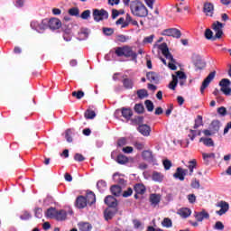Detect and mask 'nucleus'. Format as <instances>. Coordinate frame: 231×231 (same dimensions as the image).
<instances>
[{"label":"nucleus","mask_w":231,"mask_h":231,"mask_svg":"<svg viewBox=\"0 0 231 231\" xmlns=\"http://www.w3.org/2000/svg\"><path fill=\"white\" fill-rule=\"evenodd\" d=\"M130 10L135 17H147L149 10L140 0H132L130 2Z\"/></svg>","instance_id":"f257e3e1"},{"label":"nucleus","mask_w":231,"mask_h":231,"mask_svg":"<svg viewBox=\"0 0 231 231\" xmlns=\"http://www.w3.org/2000/svg\"><path fill=\"white\" fill-rule=\"evenodd\" d=\"M97 197L95 196V193L92 191H88L86 198L84 196H79L76 199V207L78 208H85L88 205H93V203H96Z\"/></svg>","instance_id":"f03ea898"},{"label":"nucleus","mask_w":231,"mask_h":231,"mask_svg":"<svg viewBox=\"0 0 231 231\" xmlns=\"http://www.w3.org/2000/svg\"><path fill=\"white\" fill-rule=\"evenodd\" d=\"M172 80L168 85L169 89L172 91L176 90V87L178 86V79L180 86H185L187 83V74L183 71H177L175 74H172Z\"/></svg>","instance_id":"7ed1b4c3"},{"label":"nucleus","mask_w":231,"mask_h":231,"mask_svg":"<svg viewBox=\"0 0 231 231\" xmlns=\"http://www.w3.org/2000/svg\"><path fill=\"white\" fill-rule=\"evenodd\" d=\"M159 50L162 51V55L165 56V58L169 60L168 67L170 69H172L173 71L177 69L176 67V60L172 57V54L169 51V47H167V43H162L159 45Z\"/></svg>","instance_id":"20e7f679"},{"label":"nucleus","mask_w":231,"mask_h":231,"mask_svg":"<svg viewBox=\"0 0 231 231\" xmlns=\"http://www.w3.org/2000/svg\"><path fill=\"white\" fill-rule=\"evenodd\" d=\"M116 55L117 57H131L133 60H136V57H138V54L133 51V48L127 45L116 48Z\"/></svg>","instance_id":"39448f33"},{"label":"nucleus","mask_w":231,"mask_h":231,"mask_svg":"<svg viewBox=\"0 0 231 231\" xmlns=\"http://www.w3.org/2000/svg\"><path fill=\"white\" fill-rule=\"evenodd\" d=\"M92 15L97 23L109 18V13L104 9H94Z\"/></svg>","instance_id":"423d86ee"},{"label":"nucleus","mask_w":231,"mask_h":231,"mask_svg":"<svg viewBox=\"0 0 231 231\" xmlns=\"http://www.w3.org/2000/svg\"><path fill=\"white\" fill-rule=\"evenodd\" d=\"M211 28L215 32L216 39H221V37H223V28H225V24L219 21H217L212 23Z\"/></svg>","instance_id":"0eeeda50"},{"label":"nucleus","mask_w":231,"mask_h":231,"mask_svg":"<svg viewBox=\"0 0 231 231\" xmlns=\"http://www.w3.org/2000/svg\"><path fill=\"white\" fill-rule=\"evenodd\" d=\"M219 86L221 88L220 90L222 91V93H224V95H226V97H230L231 95L230 79H223L222 80H220Z\"/></svg>","instance_id":"6e6552de"},{"label":"nucleus","mask_w":231,"mask_h":231,"mask_svg":"<svg viewBox=\"0 0 231 231\" xmlns=\"http://www.w3.org/2000/svg\"><path fill=\"white\" fill-rule=\"evenodd\" d=\"M31 28H33L36 32H39V33H42V32L48 28V19H43L41 23L32 22Z\"/></svg>","instance_id":"1a4fd4ad"},{"label":"nucleus","mask_w":231,"mask_h":231,"mask_svg":"<svg viewBox=\"0 0 231 231\" xmlns=\"http://www.w3.org/2000/svg\"><path fill=\"white\" fill-rule=\"evenodd\" d=\"M216 77V72H211L208 74V76L204 79L202 82V85L200 87V93L203 95L205 93V89H207V87L210 85V82L214 80Z\"/></svg>","instance_id":"9d476101"},{"label":"nucleus","mask_w":231,"mask_h":231,"mask_svg":"<svg viewBox=\"0 0 231 231\" xmlns=\"http://www.w3.org/2000/svg\"><path fill=\"white\" fill-rule=\"evenodd\" d=\"M131 21H133V17L131 16V14H127L125 15V19L124 17L119 18L116 22V24H121V28H127V26L131 24Z\"/></svg>","instance_id":"9b49d317"},{"label":"nucleus","mask_w":231,"mask_h":231,"mask_svg":"<svg viewBox=\"0 0 231 231\" xmlns=\"http://www.w3.org/2000/svg\"><path fill=\"white\" fill-rule=\"evenodd\" d=\"M162 35L167 37H174L175 39H180L181 37V32L178 29H166L162 32Z\"/></svg>","instance_id":"f8f14e48"},{"label":"nucleus","mask_w":231,"mask_h":231,"mask_svg":"<svg viewBox=\"0 0 231 231\" xmlns=\"http://www.w3.org/2000/svg\"><path fill=\"white\" fill-rule=\"evenodd\" d=\"M194 217L197 221L201 222L204 219H208L210 217V215L207 210L202 209L200 212H195L194 213Z\"/></svg>","instance_id":"ddd939ff"},{"label":"nucleus","mask_w":231,"mask_h":231,"mask_svg":"<svg viewBox=\"0 0 231 231\" xmlns=\"http://www.w3.org/2000/svg\"><path fill=\"white\" fill-rule=\"evenodd\" d=\"M47 23H49V28H51V30H59V28L62 26V23L59 18H51Z\"/></svg>","instance_id":"4468645a"},{"label":"nucleus","mask_w":231,"mask_h":231,"mask_svg":"<svg viewBox=\"0 0 231 231\" xmlns=\"http://www.w3.org/2000/svg\"><path fill=\"white\" fill-rule=\"evenodd\" d=\"M187 172H189L188 170H184L183 168H177L176 172L173 174V178L183 181L185 180V176H187Z\"/></svg>","instance_id":"2eb2a0df"},{"label":"nucleus","mask_w":231,"mask_h":231,"mask_svg":"<svg viewBox=\"0 0 231 231\" xmlns=\"http://www.w3.org/2000/svg\"><path fill=\"white\" fill-rule=\"evenodd\" d=\"M217 207H219L220 208V210L217 211V214L218 216H223V214H226V212H228L229 206L228 203H226V201L218 202Z\"/></svg>","instance_id":"dca6fc26"},{"label":"nucleus","mask_w":231,"mask_h":231,"mask_svg":"<svg viewBox=\"0 0 231 231\" xmlns=\"http://www.w3.org/2000/svg\"><path fill=\"white\" fill-rule=\"evenodd\" d=\"M204 14L208 17L214 15V5L212 3L207 2L204 4Z\"/></svg>","instance_id":"f3484780"},{"label":"nucleus","mask_w":231,"mask_h":231,"mask_svg":"<svg viewBox=\"0 0 231 231\" xmlns=\"http://www.w3.org/2000/svg\"><path fill=\"white\" fill-rule=\"evenodd\" d=\"M138 131L143 136H151V126L147 125H141L138 127Z\"/></svg>","instance_id":"a211bd4d"},{"label":"nucleus","mask_w":231,"mask_h":231,"mask_svg":"<svg viewBox=\"0 0 231 231\" xmlns=\"http://www.w3.org/2000/svg\"><path fill=\"white\" fill-rule=\"evenodd\" d=\"M79 231H91L93 230V226L89 222H79L78 224Z\"/></svg>","instance_id":"6ab92c4d"},{"label":"nucleus","mask_w":231,"mask_h":231,"mask_svg":"<svg viewBox=\"0 0 231 231\" xmlns=\"http://www.w3.org/2000/svg\"><path fill=\"white\" fill-rule=\"evenodd\" d=\"M105 203H106V205H107L108 207H111L113 208H115V207H116V205H118V203L116 202V199H115L113 196H107L105 199Z\"/></svg>","instance_id":"aec40b11"},{"label":"nucleus","mask_w":231,"mask_h":231,"mask_svg":"<svg viewBox=\"0 0 231 231\" xmlns=\"http://www.w3.org/2000/svg\"><path fill=\"white\" fill-rule=\"evenodd\" d=\"M177 213L179 216H180V217L187 218L189 216H190V214H192V210H190L189 208H182L179 209Z\"/></svg>","instance_id":"412c9836"},{"label":"nucleus","mask_w":231,"mask_h":231,"mask_svg":"<svg viewBox=\"0 0 231 231\" xmlns=\"http://www.w3.org/2000/svg\"><path fill=\"white\" fill-rule=\"evenodd\" d=\"M164 176L158 171H153L152 174V181H155L156 183H162L163 181Z\"/></svg>","instance_id":"4be33fe9"},{"label":"nucleus","mask_w":231,"mask_h":231,"mask_svg":"<svg viewBox=\"0 0 231 231\" xmlns=\"http://www.w3.org/2000/svg\"><path fill=\"white\" fill-rule=\"evenodd\" d=\"M161 199H162V196L160 194L150 195V201L153 207H156V205L160 203Z\"/></svg>","instance_id":"5701e85b"},{"label":"nucleus","mask_w":231,"mask_h":231,"mask_svg":"<svg viewBox=\"0 0 231 231\" xmlns=\"http://www.w3.org/2000/svg\"><path fill=\"white\" fill-rule=\"evenodd\" d=\"M121 113L122 116L125 118V120H131V116H133V110L130 108H122Z\"/></svg>","instance_id":"b1692460"},{"label":"nucleus","mask_w":231,"mask_h":231,"mask_svg":"<svg viewBox=\"0 0 231 231\" xmlns=\"http://www.w3.org/2000/svg\"><path fill=\"white\" fill-rule=\"evenodd\" d=\"M45 216H46V217H49L50 219H56L57 209H55L53 208L47 209Z\"/></svg>","instance_id":"393cba45"},{"label":"nucleus","mask_w":231,"mask_h":231,"mask_svg":"<svg viewBox=\"0 0 231 231\" xmlns=\"http://www.w3.org/2000/svg\"><path fill=\"white\" fill-rule=\"evenodd\" d=\"M206 66H207V63H205L203 60H198L195 62L196 71H201V69H205Z\"/></svg>","instance_id":"a878e982"},{"label":"nucleus","mask_w":231,"mask_h":231,"mask_svg":"<svg viewBox=\"0 0 231 231\" xmlns=\"http://www.w3.org/2000/svg\"><path fill=\"white\" fill-rule=\"evenodd\" d=\"M68 214L64 210L56 211V219L58 221H64Z\"/></svg>","instance_id":"bb28decb"},{"label":"nucleus","mask_w":231,"mask_h":231,"mask_svg":"<svg viewBox=\"0 0 231 231\" xmlns=\"http://www.w3.org/2000/svg\"><path fill=\"white\" fill-rule=\"evenodd\" d=\"M199 142H202L207 147H214V141L211 138L201 137Z\"/></svg>","instance_id":"cd10ccee"},{"label":"nucleus","mask_w":231,"mask_h":231,"mask_svg":"<svg viewBox=\"0 0 231 231\" xmlns=\"http://www.w3.org/2000/svg\"><path fill=\"white\" fill-rule=\"evenodd\" d=\"M142 156L143 160H146V162H152V152L143 151Z\"/></svg>","instance_id":"c85d7f7f"},{"label":"nucleus","mask_w":231,"mask_h":231,"mask_svg":"<svg viewBox=\"0 0 231 231\" xmlns=\"http://www.w3.org/2000/svg\"><path fill=\"white\" fill-rule=\"evenodd\" d=\"M189 10V5H187V2L185 0H181L179 4V6L177 7V12H183Z\"/></svg>","instance_id":"c756f323"},{"label":"nucleus","mask_w":231,"mask_h":231,"mask_svg":"<svg viewBox=\"0 0 231 231\" xmlns=\"http://www.w3.org/2000/svg\"><path fill=\"white\" fill-rule=\"evenodd\" d=\"M134 191L136 194H145V186L143 184H136L134 186Z\"/></svg>","instance_id":"7c9ffc66"},{"label":"nucleus","mask_w":231,"mask_h":231,"mask_svg":"<svg viewBox=\"0 0 231 231\" xmlns=\"http://www.w3.org/2000/svg\"><path fill=\"white\" fill-rule=\"evenodd\" d=\"M110 190L114 196H120V194H122V188L117 185L112 186Z\"/></svg>","instance_id":"2f4dec72"},{"label":"nucleus","mask_w":231,"mask_h":231,"mask_svg":"<svg viewBox=\"0 0 231 231\" xmlns=\"http://www.w3.org/2000/svg\"><path fill=\"white\" fill-rule=\"evenodd\" d=\"M117 163H120L121 165H125L129 162V159L125 157V155H118L116 159Z\"/></svg>","instance_id":"473e14b6"},{"label":"nucleus","mask_w":231,"mask_h":231,"mask_svg":"<svg viewBox=\"0 0 231 231\" xmlns=\"http://www.w3.org/2000/svg\"><path fill=\"white\" fill-rule=\"evenodd\" d=\"M205 37L208 41H216V37H214V32L210 29H207L205 32Z\"/></svg>","instance_id":"72a5a7b5"},{"label":"nucleus","mask_w":231,"mask_h":231,"mask_svg":"<svg viewBox=\"0 0 231 231\" xmlns=\"http://www.w3.org/2000/svg\"><path fill=\"white\" fill-rule=\"evenodd\" d=\"M202 158L205 162H208L209 160H214L216 158V153L210 152V153H202Z\"/></svg>","instance_id":"f704fd0d"},{"label":"nucleus","mask_w":231,"mask_h":231,"mask_svg":"<svg viewBox=\"0 0 231 231\" xmlns=\"http://www.w3.org/2000/svg\"><path fill=\"white\" fill-rule=\"evenodd\" d=\"M147 79L150 80V82H156L158 80V75L154 72H148L146 74Z\"/></svg>","instance_id":"c9c22d12"},{"label":"nucleus","mask_w":231,"mask_h":231,"mask_svg":"<svg viewBox=\"0 0 231 231\" xmlns=\"http://www.w3.org/2000/svg\"><path fill=\"white\" fill-rule=\"evenodd\" d=\"M97 116V114H95V111L93 110H87L85 113V118L88 120H93Z\"/></svg>","instance_id":"e433bc0d"},{"label":"nucleus","mask_w":231,"mask_h":231,"mask_svg":"<svg viewBox=\"0 0 231 231\" xmlns=\"http://www.w3.org/2000/svg\"><path fill=\"white\" fill-rule=\"evenodd\" d=\"M115 216V212L111 209H106L105 210V219L108 221V219H113Z\"/></svg>","instance_id":"4c0bfd02"},{"label":"nucleus","mask_w":231,"mask_h":231,"mask_svg":"<svg viewBox=\"0 0 231 231\" xmlns=\"http://www.w3.org/2000/svg\"><path fill=\"white\" fill-rule=\"evenodd\" d=\"M123 84L126 89H133V79H124Z\"/></svg>","instance_id":"58836bf2"},{"label":"nucleus","mask_w":231,"mask_h":231,"mask_svg":"<svg viewBox=\"0 0 231 231\" xmlns=\"http://www.w3.org/2000/svg\"><path fill=\"white\" fill-rule=\"evenodd\" d=\"M97 187L98 190L103 191V190H106L107 184L106 183L105 180H99L97 183Z\"/></svg>","instance_id":"ea45409f"},{"label":"nucleus","mask_w":231,"mask_h":231,"mask_svg":"<svg viewBox=\"0 0 231 231\" xmlns=\"http://www.w3.org/2000/svg\"><path fill=\"white\" fill-rule=\"evenodd\" d=\"M162 225L166 228H171V226H172V220H171V218H164Z\"/></svg>","instance_id":"a19ab883"},{"label":"nucleus","mask_w":231,"mask_h":231,"mask_svg":"<svg viewBox=\"0 0 231 231\" xmlns=\"http://www.w3.org/2000/svg\"><path fill=\"white\" fill-rule=\"evenodd\" d=\"M116 41L118 42H127V41H129V37H127L124 34H119L116 36Z\"/></svg>","instance_id":"79ce46f5"},{"label":"nucleus","mask_w":231,"mask_h":231,"mask_svg":"<svg viewBox=\"0 0 231 231\" xmlns=\"http://www.w3.org/2000/svg\"><path fill=\"white\" fill-rule=\"evenodd\" d=\"M149 94H147V90L145 89H140L137 91V96L139 98H145L148 97Z\"/></svg>","instance_id":"37998d69"},{"label":"nucleus","mask_w":231,"mask_h":231,"mask_svg":"<svg viewBox=\"0 0 231 231\" xmlns=\"http://www.w3.org/2000/svg\"><path fill=\"white\" fill-rule=\"evenodd\" d=\"M69 15L77 17V15H79V14H80V11L79 10V8L73 7L69 10Z\"/></svg>","instance_id":"c03bdc74"},{"label":"nucleus","mask_w":231,"mask_h":231,"mask_svg":"<svg viewBox=\"0 0 231 231\" xmlns=\"http://www.w3.org/2000/svg\"><path fill=\"white\" fill-rule=\"evenodd\" d=\"M81 19L87 20L91 17V11L90 10H85L81 14H80Z\"/></svg>","instance_id":"a18cd8bd"},{"label":"nucleus","mask_w":231,"mask_h":231,"mask_svg":"<svg viewBox=\"0 0 231 231\" xmlns=\"http://www.w3.org/2000/svg\"><path fill=\"white\" fill-rule=\"evenodd\" d=\"M152 41H154V35H153V34L145 37V38L143 40V42L144 44H152Z\"/></svg>","instance_id":"49530a36"},{"label":"nucleus","mask_w":231,"mask_h":231,"mask_svg":"<svg viewBox=\"0 0 231 231\" xmlns=\"http://www.w3.org/2000/svg\"><path fill=\"white\" fill-rule=\"evenodd\" d=\"M145 106H146V109L148 111L152 112L154 110V105L152 104V102L151 100H146Z\"/></svg>","instance_id":"de8ad7c7"},{"label":"nucleus","mask_w":231,"mask_h":231,"mask_svg":"<svg viewBox=\"0 0 231 231\" xmlns=\"http://www.w3.org/2000/svg\"><path fill=\"white\" fill-rule=\"evenodd\" d=\"M197 162L196 159H193L192 161L189 162V172L193 173L194 169H196Z\"/></svg>","instance_id":"09e8293b"},{"label":"nucleus","mask_w":231,"mask_h":231,"mask_svg":"<svg viewBox=\"0 0 231 231\" xmlns=\"http://www.w3.org/2000/svg\"><path fill=\"white\" fill-rule=\"evenodd\" d=\"M215 230H224L225 225L221 221H217L214 226Z\"/></svg>","instance_id":"8fccbe9b"},{"label":"nucleus","mask_w":231,"mask_h":231,"mask_svg":"<svg viewBox=\"0 0 231 231\" xmlns=\"http://www.w3.org/2000/svg\"><path fill=\"white\" fill-rule=\"evenodd\" d=\"M65 137H66L67 142H69V143H71V142H73V138H71V130L66 131Z\"/></svg>","instance_id":"3c124183"},{"label":"nucleus","mask_w":231,"mask_h":231,"mask_svg":"<svg viewBox=\"0 0 231 231\" xmlns=\"http://www.w3.org/2000/svg\"><path fill=\"white\" fill-rule=\"evenodd\" d=\"M72 97H76V98H78V100H80V98H82V97H84V92L83 91H78V92H72Z\"/></svg>","instance_id":"603ef678"},{"label":"nucleus","mask_w":231,"mask_h":231,"mask_svg":"<svg viewBox=\"0 0 231 231\" xmlns=\"http://www.w3.org/2000/svg\"><path fill=\"white\" fill-rule=\"evenodd\" d=\"M218 115H221V116H226V108L225 106H220L217 108Z\"/></svg>","instance_id":"864d4df0"},{"label":"nucleus","mask_w":231,"mask_h":231,"mask_svg":"<svg viewBox=\"0 0 231 231\" xmlns=\"http://www.w3.org/2000/svg\"><path fill=\"white\" fill-rule=\"evenodd\" d=\"M103 33H105V35H113L115 30H113V28H103Z\"/></svg>","instance_id":"5fc2aeb1"},{"label":"nucleus","mask_w":231,"mask_h":231,"mask_svg":"<svg viewBox=\"0 0 231 231\" xmlns=\"http://www.w3.org/2000/svg\"><path fill=\"white\" fill-rule=\"evenodd\" d=\"M35 217H38V219H41V217H42V208H35Z\"/></svg>","instance_id":"6e6d98bb"},{"label":"nucleus","mask_w":231,"mask_h":231,"mask_svg":"<svg viewBox=\"0 0 231 231\" xmlns=\"http://www.w3.org/2000/svg\"><path fill=\"white\" fill-rule=\"evenodd\" d=\"M163 165H164V169L166 171H169V169H171V167H172V162H171V161H169V160H164Z\"/></svg>","instance_id":"4d7b16f0"},{"label":"nucleus","mask_w":231,"mask_h":231,"mask_svg":"<svg viewBox=\"0 0 231 231\" xmlns=\"http://www.w3.org/2000/svg\"><path fill=\"white\" fill-rule=\"evenodd\" d=\"M144 3L151 10L154 8V0H144Z\"/></svg>","instance_id":"13d9d810"},{"label":"nucleus","mask_w":231,"mask_h":231,"mask_svg":"<svg viewBox=\"0 0 231 231\" xmlns=\"http://www.w3.org/2000/svg\"><path fill=\"white\" fill-rule=\"evenodd\" d=\"M133 194V189L128 188L127 190L124 191L123 198H129Z\"/></svg>","instance_id":"bf43d9fd"},{"label":"nucleus","mask_w":231,"mask_h":231,"mask_svg":"<svg viewBox=\"0 0 231 231\" xmlns=\"http://www.w3.org/2000/svg\"><path fill=\"white\" fill-rule=\"evenodd\" d=\"M134 110L136 111V113H143V106L137 104L134 106Z\"/></svg>","instance_id":"052dcab7"},{"label":"nucleus","mask_w":231,"mask_h":231,"mask_svg":"<svg viewBox=\"0 0 231 231\" xmlns=\"http://www.w3.org/2000/svg\"><path fill=\"white\" fill-rule=\"evenodd\" d=\"M74 160H76V162H84V156L80 153H76Z\"/></svg>","instance_id":"680f3d73"},{"label":"nucleus","mask_w":231,"mask_h":231,"mask_svg":"<svg viewBox=\"0 0 231 231\" xmlns=\"http://www.w3.org/2000/svg\"><path fill=\"white\" fill-rule=\"evenodd\" d=\"M188 201L189 203H196V195L194 194L188 195Z\"/></svg>","instance_id":"e2e57ef3"},{"label":"nucleus","mask_w":231,"mask_h":231,"mask_svg":"<svg viewBox=\"0 0 231 231\" xmlns=\"http://www.w3.org/2000/svg\"><path fill=\"white\" fill-rule=\"evenodd\" d=\"M191 187L192 189H199V180H194L191 181Z\"/></svg>","instance_id":"0e129e2a"},{"label":"nucleus","mask_w":231,"mask_h":231,"mask_svg":"<svg viewBox=\"0 0 231 231\" xmlns=\"http://www.w3.org/2000/svg\"><path fill=\"white\" fill-rule=\"evenodd\" d=\"M125 143H127V140L125 138H121L117 142V145H119V147H123Z\"/></svg>","instance_id":"69168bd1"},{"label":"nucleus","mask_w":231,"mask_h":231,"mask_svg":"<svg viewBox=\"0 0 231 231\" xmlns=\"http://www.w3.org/2000/svg\"><path fill=\"white\" fill-rule=\"evenodd\" d=\"M123 152H125L126 154H131V152H133V147L126 146L123 148Z\"/></svg>","instance_id":"338daca9"},{"label":"nucleus","mask_w":231,"mask_h":231,"mask_svg":"<svg viewBox=\"0 0 231 231\" xmlns=\"http://www.w3.org/2000/svg\"><path fill=\"white\" fill-rule=\"evenodd\" d=\"M20 217L21 219L26 220V219H30L32 216L28 212H23V214Z\"/></svg>","instance_id":"774afa93"}]
</instances>
